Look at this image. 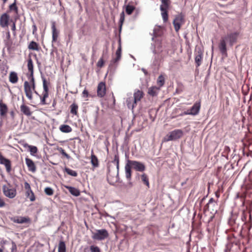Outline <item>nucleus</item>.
Here are the masks:
<instances>
[{
	"mask_svg": "<svg viewBox=\"0 0 252 252\" xmlns=\"http://www.w3.org/2000/svg\"><path fill=\"white\" fill-rule=\"evenodd\" d=\"M10 37V32L9 31H8L6 33V38L8 39H9Z\"/></svg>",
	"mask_w": 252,
	"mask_h": 252,
	"instance_id": "e2e57ef3",
	"label": "nucleus"
},
{
	"mask_svg": "<svg viewBox=\"0 0 252 252\" xmlns=\"http://www.w3.org/2000/svg\"><path fill=\"white\" fill-rule=\"evenodd\" d=\"M239 34V32H236L227 34L226 36L221 38L219 45V48L222 55H227L226 42L228 41L229 45L232 46L236 42Z\"/></svg>",
	"mask_w": 252,
	"mask_h": 252,
	"instance_id": "f03ea898",
	"label": "nucleus"
},
{
	"mask_svg": "<svg viewBox=\"0 0 252 252\" xmlns=\"http://www.w3.org/2000/svg\"><path fill=\"white\" fill-rule=\"evenodd\" d=\"M203 53L200 50H198L195 53V62L197 67L199 66L202 62Z\"/></svg>",
	"mask_w": 252,
	"mask_h": 252,
	"instance_id": "f3484780",
	"label": "nucleus"
},
{
	"mask_svg": "<svg viewBox=\"0 0 252 252\" xmlns=\"http://www.w3.org/2000/svg\"><path fill=\"white\" fill-rule=\"evenodd\" d=\"M64 170L68 175L71 176L77 177L78 175V173L76 171L73 170L68 167H65Z\"/></svg>",
	"mask_w": 252,
	"mask_h": 252,
	"instance_id": "c756f323",
	"label": "nucleus"
},
{
	"mask_svg": "<svg viewBox=\"0 0 252 252\" xmlns=\"http://www.w3.org/2000/svg\"><path fill=\"white\" fill-rule=\"evenodd\" d=\"M212 205H213V206H217V205L213 198H211L209 199L208 203L205 206V210L206 211H209L210 210V206H212Z\"/></svg>",
	"mask_w": 252,
	"mask_h": 252,
	"instance_id": "c85d7f7f",
	"label": "nucleus"
},
{
	"mask_svg": "<svg viewBox=\"0 0 252 252\" xmlns=\"http://www.w3.org/2000/svg\"><path fill=\"white\" fill-rule=\"evenodd\" d=\"M113 162L116 163L117 165V168L119 170V158L118 155H115Z\"/></svg>",
	"mask_w": 252,
	"mask_h": 252,
	"instance_id": "a18cd8bd",
	"label": "nucleus"
},
{
	"mask_svg": "<svg viewBox=\"0 0 252 252\" xmlns=\"http://www.w3.org/2000/svg\"><path fill=\"white\" fill-rule=\"evenodd\" d=\"M128 181V185L130 186V187H132L133 186V184L131 182H130V181Z\"/></svg>",
	"mask_w": 252,
	"mask_h": 252,
	"instance_id": "0e129e2a",
	"label": "nucleus"
},
{
	"mask_svg": "<svg viewBox=\"0 0 252 252\" xmlns=\"http://www.w3.org/2000/svg\"><path fill=\"white\" fill-rule=\"evenodd\" d=\"M142 71L143 72V73L145 74V75H147L148 74V71L144 68H142L141 69Z\"/></svg>",
	"mask_w": 252,
	"mask_h": 252,
	"instance_id": "052dcab7",
	"label": "nucleus"
},
{
	"mask_svg": "<svg viewBox=\"0 0 252 252\" xmlns=\"http://www.w3.org/2000/svg\"><path fill=\"white\" fill-rule=\"evenodd\" d=\"M121 52H122L121 46V44H120L116 52V58L113 59L111 61L109 68H110L111 66H112L113 64L116 63L120 60V59L121 58Z\"/></svg>",
	"mask_w": 252,
	"mask_h": 252,
	"instance_id": "4468645a",
	"label": "nucleus"
},
{
	"mask_svg": "<svg viewBox=\"0 0 252 252\" xmlns=\"http://www.w3.org/2000/svg\"><path fill=\"white\" fill-rule=\"evenodd\" d=\"M184 22V16L182 14L176 16L173 20V24L176 32H178L181 28V24Z\"/></svg>",
	"mask_w": 252,
	"mask_h": 252,
	"instance_id": "0eeeda50",
	"label": "nucleus"
},
{
	"mask_svg": "<svg viewBox=\"0 0 252 252\" xmlns=\"http://www.w3.org/2000/svg\"><path fill=\"white\" fill-rule=\"evenodd\" d=\"M31 89L32 91H35V83H32L30 85Z\"/></svg>",
	"mask_w": 252,
	"mask_h": 252,
	"instance_id": "13d9d810",
	"label": "nucleus"
},
{
	"mask_svg": "<svg viewBox=\"0 0 252 252\" xmlns=\"http://www.w3.org/2000/svg\"><path fill=\"white\" fill-rule=\"evenodd\" d=\"M135 9V7L132 5L128 4L126 7V12L127 14L130 15L133 12Z\"/></svg>",
	"mask_w": 252,
	"mask_h": 252,
	"instance_id": "4c0bfd02",
	"label": "nucleus"
},
{
	"mask_svg": "<svg viewBox=\"0 0 252 252\" xmlns=\"http://www.w3.org/2000/svg\"><path fill=\"white\" fill-rule=\"evenodd\" d=\"M70 113L73 115H76L77 114V110L78 106L75 103H72L70 106Z\"/></svg>",
	"mask_w": 252,
	"mask_h": 252,
	"instance_id": "7c9ffc66",
	"label": "nucleus"
},
{
	"mask_svg": "<svg viewBox=\"0 0 252 252\" xmlns=\"http://www.w3.org/2000/svg\"><path fill=\"white\" fill-rule=\"evenodd\" d=\"M59 150L63 156L66 158L67 159H70V157L65 152V151L62 148H60Z\"/></svg>",
	"mask_w": 252,
	"mask_h": 252,
	"instance_id": "37998d69",
	"label": "nucleus"
},
{
	"mask_svg": "<svg viewBox=\"0 0 252 252\" xmlns=\"http://www.w3.org/2000/svg\"><path fill=\"white\" fill-rule=\"evenodd\" d=\"M9 78V81L13 84L17 83L18 80L17 74V73L14 71H12L10 72Z\"/></svg>",
	"mask_w": 252,
	"mask_h": 252,
	"instance_id": "5701e85b",
	"label": "nucleus"
},
{
	"mask_svg": "<svg viewBox=\"0 0 252 252\" xmlns=\"http://www.w3.org/2000/svg\"><path fill=\"white\" fill-rule=\"evenodd\" d=\"M9 16L6 13L2 14L0 17V25L2 28L7 27L8 26Z\"/></svg>",
	"mask_w": 252,
	"mask_h": 252,
	"instance_id": "f8f14e48",
	"label": "nucleus"
},
{
	"mask_svg": "<svg viewBox=\"0 0 252 252\" xmlns=\"http://www.w3.org/2000/svg\"><path fill=\"white\" fill-rule=\"evenodd\" d=\"M44 191L48 195H52L54 192L53 189L50 187H46L44 189Z\"/></svg>",
	"mask_w": 252,
	"mask_h": 252,
	"instance_id": "a19ab883",
	"label": "nucleus"
},
{
	"mask_svg": "<svg viewBox=\"0 0 252 252\" xmlns=\"http://www.w3.org/2000/svg\"><path fill=\"white\" fill-rule=\"evenodd\" d=\"M163 32L161 30L160 26H157L154 29L153 36L152 38V40H154L155 37L160 36L162 35Z\"/></svg>",
	"mask_w": 252,
	"mask_h": 252,
	"instance_id": "6ab92c4d",
	"label": "nucleus"
},
{
	"mask_svg": "<svg viewBox=\"0 0 252 252\" xmlns=\"http://www.w3.org/2000/svg\"><path fill=\"white\" fill-rule=\"evenodd\" d=\"M97 95L99 97H103L106 94L105 84L104 82H100L97 86Z\"/></svg>",
	"mask_w": 252,
	"mask_h": 252,
	"instance_id": "9b49d317",
	"label": "nucleus"
},
{
	"mask_svg": "<svg viewBox=\"0 0 252 252\" xmlns=\"http://www.w3.org/2000/svg\"><path fill=\"white\" fill-rule=\"evenodd\" d=\"M12 247H11V252H16L17 251V247H16V245L15 244V243L14 242H12Z\"/></svg>",
	"mask_w": 252,
	"mask_h": 252,
	"instance_id": "09e8293b",
	"label": "nucleus"
},
{
	"mask_svg": "<svg viewBox=\"0 0 252 252\" xmlns=\"http://www.w3.org/2000/svg\"><path fill=\"white\" fill-rule=\"evenodd\" d=\"M25 188L26 190L31 189L30 184L27 182L25 183Z\"/></svg>",
	"mask_w": 252,
	"mask_h": 252,
	"instance_id": "6e6d98bb",
	"label": "nucleus"
},
{
	"mask_svg": "<svg viewBox=\"0 0 252 252\" xmlns=\"http://www.w3.org/2000/svg\"><path fill=\"white\" fill-rule=\"evenodd\" d=\"M24 147H28L29 148V151L31 152V154L32 155H34V154L37 152V148L36 146L29 145L28 144H25Z\"/></svg>",
	"mask_w": 252,
	"mask_h": 252,
	"instance_id": "cd10ccee",
	"label": "nucleus"
},
{
	"mask_svg": "<svg viewBox=\"0 0 252 252\" xmlns=\"http://www.w3.org/2000/svg\"><path fill=\"white\" fill-rule=\"evenodd\" d=\"M165 83V78L164 76L162 75H160L158 76L157 80V84L159 86L158 87H161L163 86Z\"/></svg>",
	"mask_w": 252,
	"mask_h": 252,
	"instance_id": "72a5a7b5",
	"label": "nucleus"
},
{
	"mask_svg": "<svg viewBox=\"0 0 252 252\" xmlns=\"http://www.w3.org/2000/svg\"><path fill=\"white\" fill-rule=\"evenodd\" d=\"M20 110L26 116H30L32 115L30 108L24 104H23L20 106Z\"/></svg>",
	"mask_w": 252,
	"mask_h": 252,
	"instance_id": "412c9836",
	"label": "nucleus"
},
{
	"mask_svg": "<svg viewBox=\"0 0 252 252\" xmlns=\"http://www.w3.org/2000/svg\"><path fill=\"white\" fill-rule=\"evenodd\" d=\"M69 192L75 196H78L80 194L79 190L72 187H66Z\"/></svg>",
	"mask_w": 252,
	"mask_h": 252,
	"instance_id": "b1692460",
	"label": "nucleus"
},
{
	"mask_svg": "<svg viewBox=\"0 0 252 252\" xmlns=\"http://www.w3.org/2000/svg\"><path fill=\"white\" fill-rule=\"evenodd\" d=\"M141 180L143 183L149 188V182L147 175L145 173L141 175Z\"/></svg>",
	"mask_w": 252,
	"mask_h": 252,
	"instance_id": "c9c22d12",
	"label": "nucleus"
},
{
	"mask_svg": "<svg viewBox=\"0 0 252 252\" xmlns=\"http://www.w3.org/2000/svg\"><path fill=\"white\" fill-rule=\"evenodd\" d=\"M14 222L22 224L24 223H30L31 220L29 217L16 216L11 219Z\"/></svg>",
	"mask_w": 252,
	"mask_h": 252,
	"instance_id": "1a4fd4ad",
	"label": "nucleus"
},
{
	"mask_svg": "<svg viewBox=\"0 0 252 252\" xmlns=\"http://www.w3.org/2000/svg\"><path fill=\"white\" fill-rule=\"evenodd\" d=\"M170 5L169 0H161V4L160 5V10L161 11V15L164 23H166L168 21V9Z\"/></svg>",
	"mask_w": 252,
	"mask_h": 252,
	"instance_id": "7ed1b4c3",
	"label": "nucleus"
},
{
	"mask_svg": "<svg viewBox=\"0 0 252 252\" xmlns=\"http://www.w3.org/2000/svg\"><path fill=\"white\" fill-rule=\"evenodd\" d=\"M52 35H56L58 36L59 32L57 31L56 28V22L54 21L52 22Z\"/></svg>",
	"mask_w": 252,
	"mask_h": 252,
	"instance_id": "e433bc0d",
	"label": "nucleus"
},
{
	"mask_svg": "<svg viewBox=\"0 0 252 252\" xmlns=\"http://www.w3.org/2000/svg\"><path fill=\"white\" fill-rule=\"evenodd\" d=\"M60 130L64 133H69L72 131V128L68 125H62L60 126Z\"/></svg>",
	"mask_w": 252,
	"mask_h": 252,
	"instance_id": "a878e982",
	"label": "nucleus"
},
{
	"mask_svg": "<svg viewBox=\"0 0 252 252\" xmlns=\"http://www.w3.org/2000/svg\"><path fill=\"white\" fill-rule=\"evenodd\" d=\"M66 247L65 243L63 241H60L58 247V252H65Z\"/></svg>",
	"mask_w": 252,
	"mask_h": 252,
	"instance_id": "473e14b6",
	"label": "nucleus"
},
{
	"mask_svg": "<svg viewBox=\"0 0 252 252\" xmlns=\"http://www.w3.org/2000/svg\"><path fill=\"white\" fill-rule=\"evenodd\" d=\"M5 205V203L3 200L0 198V207H3Z\"/></svg>",
	"mask_w": 252,
	"mask_h": 252,
	"instance_id": "5fc2aeb1",
	"label": "nucleus"
},
{
	"mask_svg": "<svg viewBox=\"0 0 252 252\" xmlns=\"http://www.w3.org/2000/svg\"><path fill=\"white\" fill-rule=\"evenodd\" d=\"M9 7L10 10H13L16 13H18V9L16 5V0H14V2L12 4L9 5Z\"/></svg>",
	"mask_w": 252,
	"mask_h": 252,
	"instance_id": "ea45409f",
	"label": "nucleus"
},
{
	"mask_svg": "<svg viewBox=\"0 0 252 252\" xmlns=\"http://www.w3.org/2000/svg\"><path fill=\"white\" fill-rule=\"evenodd\" d=\"M131 168L136 171L143 172L145 170L146 167L141 162L127 159L125 167L126 177L127 181H130L131 179Z\"/></svg>",
	"mask_w": 252,
	"mask_h": 252,
	"instance_id": "f257e3e1",
	"label": "nucleus"
},
{
	"mask_svg": "<svg viewBox=\"0 0 252 252\" xmlns=\"http://www.w3.org/2000/svg\"><path fill=\"white\" fill-rule=\"evenodd\" d=\"M91 163L94 167H97L98 165L97 158L94 154H92L91 155Z\"/></svg>",
	"mask_w": 252,
	"mask_h": 252,
	"instance_id": "f704fd0d",
	"label": "nucleus"
},
{
	"mask_svg": "<svg viewBox=\"0 0 252 252\" xmlns=\"http://www.w3.org/2000/svg\"><path fill=\"white\" fill-rule=\"evenodd\" d=\"M25 160L29 170L32 172H34L36 171V166L33 161L28 158H26Z\"/></svg>",
	"mask_w": 252,
	"mask_h": 252,
	"instance_id": "dca6fc26",
	"label": "nucleus"
},
{
	"mask_svg": "<svg viewBox=\"0 0 252 252\" xmlns=\"http://www.w3.org/2000/svg\"><path fill=\"white\" fill-rule=\"evenodd\" d=\"M83 97H87L88 96V92L87 90L85 89L83 92Z\"/></svg>",
	"mask_w": 252,
	"mask_h": 252,
	"instance_id": "3c124183",
	"label": "nucleus"
},
{
	"mask_svg": "<svg viewBox=\"0 0 252 252\" xmlns=\"http://www.w3.org/2000/svg\"><path fill=\"white\" fill-rule=\"evenodd\" d=\"M183 135V131L180 129H175L171 131L164 138V141L176 140L182 137Z\"/></svg>",
	"mask_w": 252,
	"mask_h": 252,
	"instance_id": "20e7f679",
	"label": "nucleus"
},
{
	"mask_svg": "<svg viewBox=\"0 0 252 252\" xmlns=\"http://www.w3.org/2000/svg\"><path fill=\"white\" fill-rule=\"evenodd\" d=\"M104 64V61L102 58H101L97 63V66L99 67H101Z\"/></svg>",
	"mask_w": 252,
	"mask_h": 252,
	"instance_id": "de8ad7c7",
	"label": "nucleus"
},
{
	"mask_svg": "<svg viewBox=\"0 0 252 252\" xmlns=\"http://www.w3.org/2000/svg\"><path fill=\"white\" fill-rule=\"evenodd\" d=\"M242 219L243 220H246V217H245V216H243L242 217Z\"/></svg>",
	"mask_w": 252,
	"mask_h": 252,
	"instance_id": "338daca9",
	"label": "nucleus"
},
{
	"mask_svg": "<svg viewBox=\"0 0 252 252\" xmlns=\"http://www.w3.org/2000/svg\"><path fill=\"white\" fill-rule=\"evenodd\" d=\"M43 94V96L42 98H41L40 103L42 105H45V104H46L45 99L46 98H47L48 97L49 94Z\"/></svg>",
	"mask_w": 252,
	"mask_h": 252,
	"instance_id": "c03bdc74",
	"label": "nucleus"
},
{
	"mask_svg": "<svg viewBox=\"0 0 252 252\" xmlns=\"http://www.w3.org/2000/svg\"><path fill=\"white\" fill-rule=\"evenodd\" d=\"M124 20H125V13L124 11H123L120 14V20H119V25H120L119 28H120V31L121 30L122 26V25L123 24Z\"/></svg>",
	"mask_w": 252,
	"mask_h": 252,
	"instance_id": "58836bf2",
	"label": "nucleus"
},
{
	"mask_svg": "<svg viewBox=\"0 0 252 252\" xmlns=\"http://www.w3.org/2000/svg\"><path fill=\"white\" fill-rule=\"evenodd\" d=\"M200 102H196L191 107L190 109H189V112H190L191 115L195 116L197 115L200 109Z\"/></svg>",
	"mask_w": 252,
	"mask_h": 252,
	"instance_id": "ddd939ff",
	"label": "nucleus"
},
{
	"mask_svg": "<svg viewBox=\"0 0 252 252\" xmlns=\"http://www.w3.org/2000/svg\"><path fill=\"white\" fill-rule=\"evenodd\" d=\"M144 94L142 91L139 90L135 91L133 94L134 103H137L140 101L141 99L143 97Z\"/></svg>",
	"mask_w": 252,
	"mask_h": 252,
	"instance_id": "2eb2a0df",
	"label": "nucleus"
},
{
	"mask_svg": "<svg viewBox=\"0 0 252 252\" xmlns=\"http://www.w3.org/2000/svg\"><path fill=\"white\" fill-rule=\"evenodd\" d=\"M215 206H213V205L210 206V210H209V211L212 210V211H214V208H214Z\"/></svg>",
	"mask_w": 252,
	"mask_h": 252,
	"instance_id": "69168bd1",
	"label": "nucleus"
},
{
	"mask_svg": "<svg viewBox=\"0 0 252 252\" xmlns=\"http://www.w3.org/2000/svg\"><path fill=\"white\" fill-rule=\"evenodd\" d=\"M8 111V107L6 104L2 103V100L0 101V116L2 117L6 115Z\"/></svg>",
	"mask_w": 252,
	"mask_h": 252,
	"instance_id": "aec40b11",
	"label": "nucleus"
},
{
	"mask_svg": "<svg viewBox=\"0 0 252 252\" xmlns=\"http://www.w3.org/2000/svg\"><path fill=\"white\" fill-rule=\"evenodd\" d=\"M58 37L56 35H52V42H55L57 40Z\"/></svg>",
	"mask_w": 252,
	"mask_h": 252,
	"instance_id": "bf43d9fd",
	"label": "nucleus"
},
{
	"mask_svg": "<svg viewBox=\"0 0 252 252\" xmlns=\"http://www.w3.org/2000/svg\"><path fill=\"white\" fill-rule=\"evenodd\" d=\"M126 103L127 107L131 110H133L137 105V103H134V99L133 97L127 98L126 100Z\"/></svg>",
	"mask_w": 252,
	"mask_h": 252,
	"instance_id": "4be33fe9",
	"label": "nucleus"
},
{
	"mask_svg": "<svg viewBox=\"0 0 252 252\" xmlns=\"http://www.w3.org/2000/svg\"><path fill=\"white\" fill-rule=\"evenodd\" d=\"M24 87L26 96L29 99L32 100V95L30 84L28 81H26L24 82Z\"/></svg>",
	"mask_w": 252,
	"mask_h": 252,
	"instance_id": "9d476101",
	"label": "nucleus"
},
{
	"mask_svg": "<svg viewBox=\"0 0 252 252\" xmlns=\"http://www.w3.org/2000/svg\"><path fill=\"white\" fill-rule=\"evenodd\" d=\"M32 193H33V192L32 191V190L31 189H30L27 190L26 194H27V197H28V196H30V194H32Z\"/></svg>",
	"mask_w": 252,
	"mask_h": 252,
	"instance_id": "4d7b16f0",
	"label": "nucleus"
},
{
	"mask_svg": "<svg viewBox=\"0 0 252 252\" xmlns=\"http://www.w3.org/2000/svg\"><path fill=\"white\" fill-rule=\"evenodd\" d=\"M10 116L12 117V118L14 119V111H11L10 112Z\"/></svg>",
	"mask_w": 252,
	"mask_h": 252,
	"instance_id": "680f3d73",
	"label": "nucleus"
},
{
	"mask_svg": "<svg viewBox=\"0 0 252 252\" xmlns=\"http://www.w3.org/2000/svg\"><path fill=\"white\" fill-rule=\"evenodd\" d=\"M31 201H33L35 200V196L33 193L30 194V196H28Z\"/></svg>",
	"mask_w": 252,
	"mask_h": 252,
	"instance_id": "8fccbe9b",
	"label": "nucleus"
},
{
	"mask_svg": "<svg viewBox=\"0 0 252 252\" xmlns=\"http://www.w3.org/2000/svg\"><path fill=\"white\" fill-rule=\"evenodd\" d=\"M91 252H100V250L98 247L94 245H92L90 248Z\"/></svg>",
	"mask_w": 252,
	"mask_h": 252,
	"instance_id": "79ce46f5",
	"label": "nucleus"
},
{
	"mask_svg": "<svg viewBox=\"0 0 252 252\" xmlns=\"http://www.w3.org/2000/svg\"><path fill=\"white\" fill-rule=\"evenodd\" d=\"M28 48L30 50H32L34 51H39L38 44L33 41H32L30 42L28 46Z\"/></svg>",
	"mask_w": 252,
	"mask_h": 252,
	"instance_id": "bb28decb",
	"label": "nucleus"
},
{
	"mask_svg": "<svg viewBox=\"0 0 252 252\" xmlns=\"http://www.w3.org/2000/svg\"><path fill=\"white\" fill-rule=\"evenodd\" d=\"M28 68L30 72V74H33V65L31 58L29 59L28 60Z\"/></svg>",
	"mask_w": 252,
	"mask_h": 252,
	"instance_id": "2f4dec72",
	"label": "nucleus"
},
{
	"mask_svg": "<svg viewBox=\"0 0 252 252\" xmlns=\"http://www.w3.org/2000/svg\"><path fill=\"white\" fill-rule=\"evenodd\" d=\"M191 115L190 112H189V110H188L187 111H184L182 113L180 114V116H184V115Z\"/></svg>",
	"mask_w": 252,
	"mask_h": 252,
	"instance_id": "603ef678",
	"label": "nucleus"
},
{
	"mask_svg": "<svg viewBox=\"0 0 252 252\" xmlns=\"http://www.w3.org/2000/svg\"><path fill=\"white\" fill-rule=\"evenodd\" d=\"M0 164L4 165L6 171L7 173H10L11 171V161L5 158H4L0 152Z\"/></svg>",
	"mask_w": 252,
	"mask_h": 252,
	"instance_id": "6e6552de",
	"label": "nucleus"
},
{
	"mask_svg": "<svg viewBox=\"0 0 252 252\" xmlns=\"http://www.w3.org/2000/svg\"><path fill=\"white\" fill-rule=\"evenodd\" d=\"M41 78H42V80L43 82V94H48L49 89H48V87L47 85V81H46L45 78L44 77V76L43 75H41Z\"/></svg>",
	"mask_w": 252,
	"mask_h": 252,
	"instance_id": "393cba45",
	"label": "nucleus"
},
{
	"mask_svg": "<svg viewBox=\"0 0 252 252\" xmlns=\"http://www.w3.org/2000/svg\"><path fill=\"white\" fill-rule=\"evenodd\" d=\"M11 30L13 32L14 34H15V30H16V25H15V22H13V24H12Z\"/></svg>",
	"mask_w": 252,
	"mask_h": 252,
	"instance_id": "864d4df0",
	"label": "nucleus"
},
{
	"mask_svg": "<svg viewBox=\"0 0 252 252\" xmlns=\"http://www.w3.org/2000/svg\"><path fill=\"white\" fill-rule=\"evenodd\" d=\"M159 90V87L152 86L148 89V94L151 96H155L157 95Z\"/></svg>",
	"mask_w": 252,
	"mask_h": 252,
	"instance_id": "a211bd4d",
	"label": "nucleus"
},
{
	"mask_svg": "<svg viewBox=\"0 0 252 252\" xmlns=\"http://www.w3.org/2000/svg\"><path fill=\"white\" fill-rule=\"evenodd\" d=\"M92 234V238L98 241L103 240L109 236V233L105 229H97Z\"/></svg>",
	"mask_w": 252,
	"mask_h": 252,
	"instance_id": "39448f33",
	"label": "nucleus"
},
{
	"mask_svg": "<svg viewBox=\"0 0 252 252\" xmlns=\"http://www.w3.org/2000/svg\"><path fill=\"white\" fill-rule=\"evenodd\" d=\"M249 220H252V215H251V214H250V215H249Z\"/></svg>",
	"mask_w": 252,
	"mask_h": 252,
	"instance_id": "774afa93",
	"label": "nucleus"
},
{
	"mask_svg": "<svg viewBox=\"0 0 252 252\" xmlns=\"http://www.w3.org/2000/svg\"><path fill=\"white\" fill-rule=\"evenodd\" d=\"M2 190L4 195L9 198H13L16 195L17 191L14 188H10L5 185L2 186Z\"/></svg>",
	"mask_w": 252,
	"mask_h": 252,
	"instance_id": "423d86ee",
	"label": "nucleus"
},
{
	"mask_svg": "<svg viewBox=\"0 0 252 252\" xmlns=\"http://www.w3.org/2000/svg\"><path fill=\"white\" fill-rule=\"evenodd\" d=\"M28 79L30 80L31 84L35 83L33 74H28Z\"/></svg>",
	"mask_w": 252,
	"mask_h": 252,
	"instance_id": "49530a36",
	"label": "nucleus"
}]
</instances>
